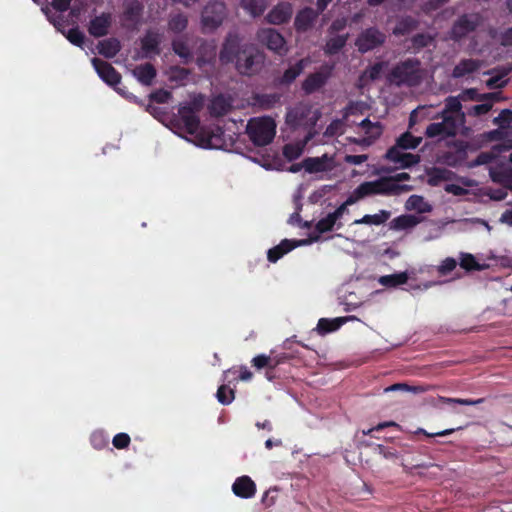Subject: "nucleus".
Returning a JSON list of instances; mask_svg holds the SVG:
<instances>
[{
    "label": "nucleus",
    "mask_w": 512,
    "mask_h": 512,
    "mask_svg": "<svg viewBox=\"0 0 512 512\" xmlns=\"http://www.w3.org/2000/svg\"><path fill=\"white\" fill-rule=\"evenodd\" d=\"M423 80V69L418 58H407L397 63L387 75V81L397 87H416Z\"/></svg>",
    "instance_id": "nucleus-1"
},
{
    "label": "nucleus",
    "mask_w": 512,
    "mask_h": 512,
    "mask_svg": "<svg viewBox=\"0 0 512 512\" xmlns=\"http://www.w3.org/2000/svg\"><path fill=\"white\" fill-rule=\"evenodd\" d=\"M246 133L254 145L266 146L275 137L276 123L269 116L251 118L246 126Z\"/></svg>",
    "instance_id": "nucleus-2"
},
{
    "label": "nucleus",
    "mask_w": 512,
    "mask_h": 512,
    "mask_svg": "<svg viewBox=\"0 0 512 512\" xmlns=\"http://www.w3.org/2000/svg\"><path fill=\"white\" fill-rule=\"evenodd\" d=\"M413 190L412 185H391L387 176L380 177L374 181H365L359 185V194L364 197L372 195H400Z\"/></svg>",
    "instance_id": "nucleus-3"
},
{
    "label": "nucleus",
    "mask_w": 512,
    "mask_h": 512,
    "mask_svg": "<svg viewBox=\"0 0 512 512\" xmlns=\"http://www.w3.org/2000/svg\"><path fill=\"white\" fill-rule=\"evenodd\" d=\"M264 60V54L254 44L245 43L235 66L240 74L251 76L260 71Z\"/></svg>",
    "instance_id": "nucleus-4"
},
{
    "label": "nucleus",
    "mask_w": 512,
    "mask_h": 512,
    "mask_svg": "<svg viewBox=\"0 0 512 512\" xmlns=\"http://www.w3.org/2000/svg\"><path fill=\"white\" fill-rule=\"evenodd\" d=\"M204 97L195 96L190 102L178 109V116L188 134H195L200 127L199 112L203 109Z\"/></svg>",
    "instance_id": "nucleus-5"
},
{
    "label": "nucleus",
    "mask_w": 512,
    "mask_h": 512,
    "mask_svg": "<svg viewBox=\"0 0 512 512\" xmlns=\"http://www.w3.org/2000/svg\"><path fill=\"white\" fill-rule=\"evenodd\" d=\"M481 22L482 17L479 13L462 14L453 23L449 32L450 38L456 42L461 41L470 33L476 31Z\"/></svg>",
    "instance_id": "nucleus-6"
},
{
    "label": "nucleus",
    "mask_w": 512,
    "mask_h": 512,
    "mask_svg": "<svg viewBox=\"0 0 512 512\" xmlns=\"http://www.w3.org/2000/svg\"><path fill=\"white\" fill-rule=\"evenodd\" d=\"M256 40L279 56H284L288 52L285 38L273 28L259 29L256 33Z\"/></svg>",
    "instance_id": "nucleus-7"
},
{
    "label": "nucleus",
    "mask_w": 512,
    "mask_h": 512,
    "mask_svg": "<svg viewBox=\"0 0 512 512\" xmlns=\"http://www.w3.org/2000/svg\"><path fill=\"white\" fill-rule=\"evenodd\" d=\"M386 34L377 27L362 30L355 40L357 50L364 54L381 47L386 42Z\"/></svg>",
    "instance_id": "nucleus-8"
},
{
    "label": "nucleus",
    "mask_w": 512,
    "mask_h": 512,
    "mask_svg": "<svg viewBox=\"0 0 512 512\" xmlns=\"http://www.w3.org/2000/svg\"><path fill=\"white\" fill-rule=\"evenodd\" d=\"M226 17V5L220 1L208 3L201 14V22L204 28L214 30L218 28Z\"/></svg>",
    "instance_id": "nucleus-9"
},
{
    "label": "nucleus",
    "mask_w": 512,
    "mask_h": 512,
    "mask_svg": "<svg viewBox=\"0 0 512 512\" xmlns=\"http://www.w3.org/2000/svg\"><path fill=\"white\" fill-rule=\"evenodd\" d=\"M243 45L240 36L235 32H229L225 37L219 52L221 64H230L237 61L242 53Z\"/></svg>",
    "instance_id": "nucleus-10"
},
{
    "label": "nucleus",
    "mask_w": 512,
    "mask_h": 512,
    "mask_svg": "<svg viewBox=\"0 0 512 512\" xmlns=\"http://www.w3.org/2000/svg\"><path fill=\"white\" fill-rule=\"evenodd\" d=\"M92 64L99 77L109 86L115 88L117 92L121 89L116 86L121 82V74L109 63L100 58L94 57Z\"/></svg>",
    "instance_id": "nucleus-11"
},
{
    "label": "nucleus",
    "mask_w": 512,
    "mask_h": 512,
    "mask_svg": "<svg viewBox=\"0 0 512 512\" xmlns=\"http://www.w3.org/2000/svg\"><path fill=\"white\" fill-rule=\"evenodd\" d=\"M331 76L330 69L321 68L320 70L310 73L302 82L301 89L306 95H311L322 89Z\"/></svg>",
    "instance_id": "nucleus-12"
},
{
    "label": "nucleus",
    "mask_w": 512,
    "mask_h": 512,
    "mask_svg": "<svg viewBox=\"0 0 512 512\" xmlns=\"http://www.w3.org/2000/svg\"><path fill=\"white\" fill-rule=\"evenodd\" d=\"M162 42L161 35L153 30H148L141 38V58H152L161 53L160 44Z\"/></svg>",
    "instance_id": "nucleus-13"
},
{
    "label": "nucleus",
    "mask_w": 512,
    "mask_h": 512,
    "mask_svg": "<svg viewBox=\"0 0 512 512\" xmlns=\"http://www.w3.org/2000/svg\"><path fill=\"white\" fill-rule=\"evenodd\" d=\"M384 158L390 162L399 164L400 168H410L420 162V156L412 153H403L398 147H390Z\"/></svg>",
    "instance_id": "nucleus-14"
},
{
    "label": "nucleus",
    "mask_w": 512,
    "mask_h": 512,
    "mask_svg": "<svg viewBox=\"0 0 512 512\" xmlns=\"http://www.w3.org/2000/svg\"><path fill=\"white\" fill-rule=\"evenodd\" d=\"M111 24L112 14L109 12H103L101 15L91 19L88 26V32L95 38L104 37L108 34Z\"/></svg>",
    "instance_id": "nucleus-15"
},
{
    "label": "nucleus",
    "mask_w": 512,
    "mask_h": 512,
    "mask_svg": "<svg viewBox=\"0 0 512 512\" xmlns=\"http://www.w3.org/2000/svg\"><path fill=\"white\" fill-rule=\"evenodd\" d=\"M489 176L492 182L512 189V168L504 163H499L489 168Z\"/></svg>",
    "instance_id": "nucleus-16"
},
{
    "label": "nucleus",
    "mask_w": 512,
    "mask_h": 512,
    "mask_svg": "<svg viewBox=\"0 0 512 512\" xmlns=\"http://www.w3.org/2000/svg\"><path fill=\"white\" fill-rule=\"evenodd\" d=\"M232 491L237 497L249 499L256 494V484L249 476H240L233 483Z\"/></svg>",
    "instance_id": "nucleus-17"
},
{
    "label": "nucleus",
    "mask_w": 512,
    "mask_h": 512,
    "mask_svg": "<svg viewBox=\"0 0 512 512\" xmlns=\"http://www.w3.org/2000/svg\"><path fill=\"white\" fill-rule=\"evenodd\" d=\"M318 12L310 7L300 10L295 17L294 27L298 32L308 31L318 18Z\"/></svg>",
    "instance_id": "nucleus-18"
},
{
    "label": "nucleus",
    "mask_w": 512,
    "mask_h": 512,
    "mask_svg": "<svg viewBox=\"0 0 512 512\" xmlns=\"http://www.w3.org/2000/svg\"><path fill=\"white\" fill-rule=\"evenodd\" d=\"M292 16V6L289 3H281L275 6L266 16L269 23L281 25L290 20Z\"/></svg>",
    "instance_id": "nucleus-19"
},
{
    "label": "nucleus",
    "mask_w": 512,
    "mask_h": 512,
    "mask_svg": "<svg viewBox=\"0 0 512 512\" xmlns=\"http://www.w3.org/2000/svg\"><path fill=\"white\" fill-rule=\"evenodd\" d=\"M171 47L173 52L181 59L183 64H189L194 60V55L188 45L186 36L173 39Z\"/></svg>",
    "instance_id": "nucleus-20"
},
{
    "label": "nucleus",
    "mask_w": 512,
    "mask_h": 512,
    "mask_svg": "<svg viewBox=\"0 0 512 512\" xmlns=\"http://www.w3.org/2000/svg\"><path fill=\"white\" fill-rule=\"evenodd\" d=\"M144 6L137 0H131L125 4L123 20L131 25L139 23Z\"/></svg>",
    "instance_id": "nucleus-21"
},
{
    "label": "nucleus",
    "mask_w": 512,
    "mask_h": 512,
    "mask_svg": "<svg viewBox=\"0 0 512 512\" xmlns=\"http://www.w3.org/2000/svg\"><path fill=\"white\" fill-rule=\"evenodd\" d=\"M354 317H337L334 319L321 318L317 323V331L321 335H325L327 333L334 332L338 330L343 324H345L349 319H353Z\"/></svg>",
    "instance_id": "nucleus-22"
},
{
    "label": "nucleus",
    "mask_w": 512,
    "mask_h": 512,
    "mask_svg": "<svg viewBox=\"0 0 512 512\" xmlns=\"http://www.w3.org/2000/svg\"><path fill=\"white\" fill-rule=\"evenodd\" d=\"M232 109V104L224 95L215 96L209 106L210 114L215 117H222L228 114Z\"/></svg>",
    "instance_id": "nucleus-23"
},
{
    "label": "nucleus",
    "mask_w": 512,
    "mask_h": 512,
    "mask_svg": "<svg viewBox=\"0 0 512 512\" xmlns=\"http://www.w3.org/2000/svg\"><path fill=\"white\" fill-rule=\"evenodd\" d=\"M435 36L429 33H417L410 38V46L408 49L414 53H419L422 49L433 45Z\"/></svg>",
    "instance_id": "nucleus-24"
},
{
    "label": "nucleus",
    "mask_w": 512,
    "mask_h": 512,
    "mask_svg": "<svg viewBox=\"0 0 512 512\" xmlns=\"http://www.w3.org/2000/svg\"><path fill=\"white\" fill-rule=\"evenodd\" d=\"M307 59H300L294 65L287 68L279 78L280 85H290L303 72L307 65Z\"/></svg>",
    "instance_id": "nucleus-25"
},
{
    "label": "nucleus",
    "mask_w": 512,
    "mask_h": 512,
    "mask_svg": "<svg viewBox=\"0 0 512 512\" xmlns=\"http://www.w3.org/2000/svg\"><path fill=\"white\" fill-rule=\"evenodd\" d=\"M133 74L141 84L151 85L157 75V71L151 63H145L137 66L133 70Z\"/></svg>",
    "instance_id": "nucleus-26"
},
{
    "label": "nucleus",
    "mask_w": 512,
    "mask_h": 512,
    "mask_svg": "<svg viewBox=\"0 0 512 512\" xmlns=\"http://www.w3.org/2000/svg\"><path fill=\"white\" fill-rule=\"evenodd\" d=\"M480 63L475 59H462L453 69L452 77L461 78L477 71Z\"/></svg>",
    "instance_id": "nucleus-27"
},
{
    "label": "nucleus",
    "mask_w": 512,
    "mask_h": 512,
    "mask_svg": "<svg viewBox=\"0 0 512 512\" xmlns=\"http://www.w3.org/2000/svg\"><path fill=\"white\" fill-rule=\"evenodd\" d=\"M419 21L412 16H405L399 19L393 28V34L395 36H405L417 29Z\"/></svg>",
    "instance_id": "nucleus-28"
},
{
    "label": "nucleus",
    "mask_w": 512,
    "mask_h": 512,
    "mask_svg": "<svg viewBox=\"0 0 512 512\" xmlns=\"http://www.w3.org/2000/svg\"><path fill=\"white\" fill-rule=\"evenodd\" d=\"M420 222L421 218L411 214H404L394 218L391 221V228L394 230H407L414 228Z\"/></svg>",
    "instance_id": "nucleus-29"
},
{
    "label": "nucleus",
    "mask_w": 512,
    "mask_h": 512,
    "mask_svg": "<svg viewBox=\"0 0 512 512\" xmlns=\"http://www.w3.org/2000/svg\"><path fill=\"white\" fill-rule=\"evenodd\" d=\"M460 99L463 101H486V100H498V93L492 92V93H484L480 94L478 93V90L476 88H468L462 91V93L459 95Z\"/></svg>",
    "instance_id": "nucleus-30"
},
{
    "label": "nucleus",
    "mask_w": 512,
    "mask_h": 512,
    "mask_svg": "<svg viewBox=\"0 0 512 512\" xmlns=\"http://www.w3.org/2000/svg\"><path fill=\"white\" fill-rule=\"evenodd\" d=\"M121 49L120 41L116 38H110L100 41L98 50L101 55L106 58H113Z\"/></svg>",
    "instance_id": "nucleus-31"
},
{
    "label": "nucleus",
    "mask_w": 512,
    "mask_h": 512,
    "mask_svg": "<svg viewBox=\"0 0 512 512\" xmlns=\"http://www.w3.org/2000/svg\"><path fill=\"white\" fill-rule=\"evenodd\" d=\"M422 141L421 137H416L409 131L404 132L396 139V144L393 147H398V150L401 151L407 149H415L417 148Z\"/></svg>",
    "instance_id": "nucleus-32"
},
{
    "label": "nucleus",
    "mask_w": 512,
    "mask_h": 512,
    "mask_svg": "<svg viewBox=\"0 0 512 512\" xmlns=\"http://www.w3.org/2000/svg\"><path fill=\"white\" fill-rule=\"evenodd\" d=\"M391 216L387 210H380L379 213L374 215H364L361 219H357L353 224H367V225H381L384 224Z\"/></svg>",
    "instance_id": "nucleus-33"
},
{
    "label": "nucleus",
    "mask_w": 512,
    "mask_h": 512,
    "mask_svg": "<svg viewBox=\"0 0 512 512\" xmlns=\"http://www.w3.org/2000/svg\"><path fill=\"white\" fill-rule=\"evenodd\" d=\"M242 8L251 16L257 17L263 14L267 7V0H242Z\"/></svg>",
    "instance_id": "nucleus-34"
},
{
    "label": "nucleus",
    "mask_w": 512,
    "mask_h": 512,
    "mask_svg": "<svg viewBox=\"0 0 512 512\" xmlns=\"http://www.w3.org/2000/svg\"><path fill=\"white\" fill-rule=\"evenodd\" d=\"M325 157H308L303 160L302 167L308 173H318L326 170V160Z\"/></svg>",
    "instance_id": "nucleus-35"
},
{
    "label": "nucleus",
    "mask_w": 512,
    "mask_h": 512,
    "mask_svg": "<svg viewBox=\"0 0 512 512\" xmlns=\"http://www.w3.org/2000/svg\"><path fill=\"white\" fill-rule=\"evenodd\" d=\"M407 281L408 274L406 272L384 275L379 278V283L385 287H397L407 283Z\"/></svg>",
    "instance_id": "nucleus-36"
},
{
    "label": "nucleus",
    "mask_w": 512,
    "mask_h": 512,
    "mask_svg": "<svg viewBox=\"0 0 512 512\" xmlns=\"http://www.w3.org/2000/svg\"><path fill=\"white\" fill-rule=\"evenodd\" d=\"M405 208L407 210H416L419 213L431 211V206L426 203L424 198L420 195H411L405 203Z\"/></svg>",
    "instance_id": "nucleus-37"
},
{
    "label": "nucleus",
    "mask_w": 512,
    "mask_h": 512,
    "mask_svg": "<svg viewBox=\"0 0 512 512\" xmlns=\"http://www.w3.org/2000/svg\"><path fill=\"white\" fill-rule=\"evenodd\" d=\"M347 40V34L331 37L326 42L325 52L329 55L337 54L346 45Z\"/></svg>",
    "instance_id": "nucleus-38"
},
{
    "label": "nucleus",
    "mask_w": 512,
    "mask_h": 512,
    "mask_svg": "<svg viewBox=\"0 0 512 512\" xmlns=\"http://www.w3.org/2000/svg\"><path fill=\"white\" fill-rule=\"evenodd\" d=\"M425 135L429 138H434V137H438V136L449 137V136H453V131L446 130V123L433 122L427 126Z\"/></svg>",
    "instance_id": "nucleus-39"
},
{
    "label": "nucleus",
    "mask_w": 512,
    "mask_h": 512,
    "mask_svg": "<svg viewBox=\"0 0 512 512\" xmlns=\"http://www.w3.org/2000/svg\"><path fill=\"white\" fill-rule=\"evenodd\" d=\"M188 26V18L183 13H177L170 17L168 21V29L173 33H181Z\"/></svg>",
    "instance_id": "nucleus-40"
},
{
    "label": "nucleus",
    "mask_w": 512,
    "mask_h": 512,
    "mask_svg": "<svg viewBox=\"0 0 512 512\" xmlns=\"http://www.w3.org/2000/svg\"><path fill=\"white\" fill-rule=\"evenodd\" d=\"M360 127L365 131V134L369 135V138L376 140L382 134V126L379 122H371L369 118H365L361 121Z\"/></svg>",
    "instance_id": "nucleus-41"
},
{
    "label": "nucleus",
    "mask_w": 512,
    "mask_h": 512,
    "mask_svg": "<svg viewBox=\"0 0 512 512\" xmlns=\"http://www.w3.org/2000/svg\"><path fill=\"white\" fill-rule=\"evenodd\" d=\"M251 363L258 370L263 368L275 369L279 365V361L276 358H271V356L265 354L255 356Z\"/></svg>",
    "instance_id": "nucleus-42"
},
{
    "label": "nucleus",
    "mask_w": 512,
    "mask_h": 512,
    "mask_svg": "<svg viewBox=\"0 0 512 512\" xmlns=\"http://www.w3.org/2000/svg\"><path fill=\"white\" fill-rule=\"evenodd\" d=\"M460 266L466 271H481L484 268L470 253L460 254Z\"/></svg>",
    "instance_id": "nucleus-43"
},
{
    "label": "nucleus",
    "mask_w": 512,
    "mask_h": 512,
    "mask_svg": "<svg viewBox=\"0 0 512 512\" xmlns=\"http://www.w3.org/2000/svg\"><path fill=\"white\" fill-rule=\"evenodd\" d=\"M437 400L441 404H447V405L459 404V405H465V406H475L484 401V399H482V398L473 400V399H462V398H448V397H443V396H439Z\"/></svg>",
    "instance_id": "nucleus-44"
},
{
    "label": "nucleus",
    "mask_w": 512,
    "mask_h": 512,
    "mask_svg": "<svg viewBox=\"0 0 512 512\" xmlns=\"http://www.w3.org/2000/svg\"><path fill=\"white\" fill-rule=\"evenodd\" d=\"M336 224L337 220L329 213L316 223L315 230L318 234H323L332 231Z\"/></svg>",
    "instance_id": "nucleus-45"
},
{
    "label": "nucleus",
    "mask_w": 512,
    "mask_h": 512,
    "mask_svg": "<svg viewBox=\"0 0 512 512\" xmlns=\"http://www.w3.org/2000/svg\"><path fill=\"white\" fill-rule=\"evenodd\" d=\"M306 118V112L301 108H295L287 113L286 121L293 127L301 126Z\"/></svg>",
    "instance_id": "nucleus-46"
},
{
    "label": "nucleus",
    "mask_w": 512,
    "mask_h": 512,
    "mask_svg": "<svg viewBox=\"0 0 512 512\" xmlns=\"http://www.w3.org/2000/svg\"><path fill=\"white\" fill-rule=\"evenodd\" d=\"M277 94H261L255 97L256 103L263 109H271L279 101Z\"/></svg>",
    "instance_id": "nucleus-47"
},
{
    "label": "nucleus",
    "mask_w": 512,
    "mask_h": 512,
    "mask_svg": "<svg viewBox=\"0 0 512 512\" xmlns=\"http://www.w3.org/2000/svg\"><path fill=\"white\" fill-rule=\"evenodd\" d=\"M217 400L222 405H229L235 398V392L233 389L226 385H221L216 393Z\"/></svg>",
    "instance_id": "nucleus-48"
},
{
    "label": "nucleus",
    "mask_w": 512,
    "mask_h": 512,
    "mask_svg": "<svg viewBox=\"0 0 512 512\" xmlns=\"http://www.w3.org/2000/svg\"><path fill=\"white\" fill-rule=\"evenodd\" d=\"M462 104L460 97L449 96L445 100V109L442 113H461Z\"/></svg>",
    "instance_id": "nucleus-49"
},
{
    "label": "nucleus",
    "mask_w": 512,
    "mask_h": 512,
    "mask_svg": "<svg viewBox=\"0 0 512 512\" xmlns=\"http://www.w3.org/2000/svg\"><path fill=\"white\" fill-rule=\"evenodd\" d=\"M66 38L75 46L82 47L85 40L84 33L78 28H71L67 34Z\"/></svg>",
    "instance_id": "nucleus-50"
},
{
    "label": "nucleus",
    "mask_w": 512,
    "mask_h": 512,
    "mask_svg": "<svg viewBox=\"0 0 512 512\" xmlns=\"http://www.w3.org/2000/svg\"><path fill=\"white\" fill-rule=\"evenodd\" d=\"M302 154V148L298 144H286L283 147V155L289 161L298 159Z\"/></svg>",
    "instance_id": "nucleus-51"
},
{
    "label": "nucleus",
    "mask_w": 512,
    "mask_h": 512,
    "mask_svg": "<svg viewBox=\"0 0 512 512\" xmlns=\"http://www.w3.org/2000/svg\"><path fill=\"white\" fill-rule=\"evenodd\" d=\"M494 124L500 127H508L512 123V110L503 109L493 120Z\"/></svg>",
    "instance_id": "nucleus-52"
},
{
    "label": "nucleus",
    "mask_w": 512,
    "mask_h": 512,
    "mask_svg": "<svg viewBox=\"0 0 512 512\" xmlns=\"http://www.w3.org/2000/svg\"><path fill=\"white\" fill-rule=\"evenodd\" d=\"M457 266V261L452 257H447L438 266L437 271L441 276H446Z\"/></svg>",
    "instance_id": "nucleus-53"
},
{
    "label": "nucleus",
    "mask_w": 512,
    "mask_h": 512,
    "mask_svg": "<svg viewBox=\"0 0 512 512\" xmlns=\"http://www.w3.org/2000/svg\"><path fill=\"white\" fill-rule=\"evenodd\" d=\"M492 109V103H481L470 107L467 111L468 115L479 117L487 114Z\"/></svg>",
    "instance_id": "nucleus-54"
},
{
    "label": "nucleus",
    "mask_w": 512,
    "mask_h": 512,
    "mask_svg": "<svg viewBox=\"0 0 512 512\" xmlns=\"http://www.w3.org/2000/svg\"><path fill=\"white\" fill-rule=\"evenodd\" d=\"M383 67H384L383 62L374 63L373 65L369 66L365 70L364 75L367 76L371 81H375V80L379 79V77L382 73Z\"/></svg>",
    "instance_id": "nucleus-55"
},
{
    "label": "nucleus",
    "mask_w": 512,
    "mask_h": 512,
    "mask_svg": "<svg viewBox=\"0 0 512 512\" xmlns=\"http://www.w3.org/2000/svg\"><path fill=\"white\" fill-rule=\"evenodd\" d=\"M449 1L450 0H428L422 5L421 9L425 14H430L447 4Z\"/></svg>",
    "instance_id": "nucleus-56"
},
{
    "label": "nucleus",
    "mask_w": 512,
    "mask_h": 512,
    "mask_svg": "<svg viewBox=\"0 0 512 512\" xmlns=\"http://www.w3.org/2000/svg\"><path fill=\"white\" fill-rule=\"evenodd\" d=\"M130 436L127 433H118L113 437L112 444L117 449H125L130 444Z\"/></svg>",
    "instance_id": "nucleus-57"
},
{
    "label": "nucleus",
    "mask_w": 512,
    "mask_h": 512,
    "mask_svg": "<svg viewBox=\"0 0 512 512\" xmlns=\"http://www.w3.org/2000/svg\"><path fill=\"white\" fill-rule=\"evenodd\" d=\"M392 391H413V392H422L423 389L421 387H412L405 383H395L389 387L384 389V392H392Z\"/></svg>",
    "instance_id": "nucleus-58"
},
{
    "label": "nucleus",
    "mask_w": 512,
    "mask_h": 512,
    "mask_svg": "<svg viewBox=\"0 0 512 512\" xmlns=\"http://www.w3.org/2000/svg\"><path fill=\"white\" fill-rule=\"evenodd\" d=\"M91 443L96 449H102L108 444V439L102 432H94L91 435Z\"/></svg>",
    "instance_id": "nucleus-59"
},
{
    "label": "nucleus",
    "mask_w": 512,
    "mask_h": 512,
    "mask_svg": "<svg viewBox=\"0 0 512 512\" xmlns=\"http://www.w3.org/2000/svg\"><path fill=\"white\" fill-rule=\"evenodd\" d=\"M496 158L493 152H481L474 160L475 166L486 165L491 163Z\"/></svg>",
    "instance_id": "nucleus-60"
},
{
    "label": "nucleus",
    "mask_w": 512,
    "mask_h": 512,
    "mask_svg": "<svg viewBox=\"0 0 512 512\" xmlns=\"http://www.w3.org/2000/svg\"><path fill=\"white\" fill-rule=\"evenodd\" d=\"M388 427H395V428H399V424L394 422V421H385V422H381L379 424H377L375 427H372L370 428L369 430L367 431H363V434L365 435H369L371 437H374L373 435V432L374 431H381L385 428H388Z\"/></svg>",
    "instance_id": "nucleus-61"
},
{
    "label": "nucleus",
    "mask_w": 512,
    "mask_h": 512,
    "mask_svg": "<svg viewBox=\"0 0 512 512\" xmlns=\"http://www.w3.org/2000/svg\"><path fill=\"white\" fill-rule=\"evenodd\" d=\"M368 160V155L360 154V155H346L344 157V161L348 164L352 165H360Z\"/></svg>",
    "instance_id": "nucleus-62"
},
{
    "label": "nucleus",
    "mask_w": 512,
    "mask_h": 512,
    "mask_svg": "<svg viewBox=\"0 0 512 512\" xmlns=\"http://www.w3.org/2000/svg\"><path fill=\"white\" fill-rule=\"evenodd\" d=\"M284 252L282 250H280L278 248V246H275L273 248H270L267 252V259L272 262V263H275L277 262L280 258H282L284 256Z\"/></svg>",
    "instance_id": "nucleus-63"
},
{
    "label": "nucleus",
    "mask_w": 512,
    "mask_h": 512,
    "mask_svg": "<svg viewBox=\"0 0 512 512\" xmlns=\"http://www.w3.org/2000/svg\"><path fill=\"white\" fill-rule=\"evenodd\" d=\"M500 43L504 47L512 46V27L506 29L500 35Z\"/></svg>",
    "instance_id": "nucleus-64"
}]
</instances>
